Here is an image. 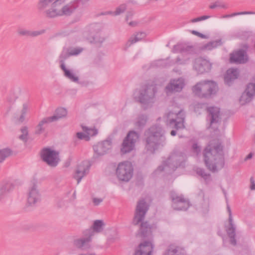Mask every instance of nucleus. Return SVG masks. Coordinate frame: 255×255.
Segmentation results:
<instances>
[{
  "mask_svg": "<svg viewBox=\"0 0 255 255\" xmlns=\"http://www.w3.org/2000/svg\"><path fill=\"white\" fill-rule=\"evenodd\" d=\"M204 157L207 167L211 171H216L224 167V158L220 144L214 146L209 144L204 150Z\"/></svg>",
  "mask_w": 255,
  "mask_h": 255,
  "instance_id": "f257e3e1",
  "label": "nucleus"
},
{
  "mask_svg": "<svg viewBox=\"0 0 255 255\" xmlns=\"http://www.w3.org/2000/svg\"><path fill=\"white\" fill-rule=\"evenodd\" d=\"M163 134L162 129L159 126H153L146 131L145 147L147 150L153 152L160 145H163L165 140Z\"/></svg>",
  "mask_w": 255,
  "mask_h": 255,
  "instance_id": "f03ea898",
  "label": "nucleus"
},
{
  "mask_svg": "<svg viewBox=\"0 0 255 255\" xmlns=\"http://www.w3.org/2000/svg\"><path fill=\"white\" fill-rule=\"evenodd\" d=\"M102 26L98 23H92L87 26L81 33L80 40H87L90 43L101 44L105 41L101 31Z\"/></svg>",
  "mask_w": 255,
  "mask_h": 255,
  "instance_id": "7ed1b4c3",
  "label": "nucleus"
},
{
  "mask_svg": "<svg viewBox=\"0 0 255 255\" xmlns=\"http://www.w3.org/2000/svg\"><path fill=\"white\" fill-rule=\"evenodd\" d=\"M105 224L103 220H97L94 222L92 229L87 230L84 232V237L74 241V245L79 249L86 250L90 248V243L94 233H100L104 229Z\"/></svg>",
  "mask_w": 255,
  "mask_h": 255,
  "instance_id": "20e7f679",
  "label": "nucleus"
},
{
  "mask_svg": "<svg viewBox=\"0 0 255 255\" xmlns=\"http://www.w3.org/2000/svg\"><path fill=\"white\" fill-rule=\"evenodd\" d=\"M217 85L213 81H204L197 83L193 88L194 94L200 98H209L215 94L217 90Z\"/></svg>",
  "mask_w": 255,
  "mask_h": 255,
  "instance_id": "39448f33",
  "label": "nucleus"
},
{
  "mask_svg": "<svg viewBox=\"0 0 255 255\" xmlns=\"http://www.w3.org/2000/svg\"><path fill=\"white\" fill-rule=\"evenodd\" d=\"M155 92V86L150 85L143 88L134 95L135 98L142 104L143 108L146 109L154 102Z\"/></svg>",
  "mask_w": 255,
  "mask_h": 255,
  "instance_id": "423d86ee",
  "label": "nucleus"
},
{
  "mask_svg": "<svg viewBox=\"0 0 255 255\" xmlns=\"http://www.w3.org/2000/svg\"><path fill=\"white\" fill-rule=\"evenodd\" d=\"M166 118L167 124L170 127L175 128L177 129L185 128V114L182 109L178 108L173 112H169Z\"/></svg>",
  "mask_w": 255,
  "mask_h": 255,
  "instance_id": "0eeeda50",
  "label": "nucleus"
},
{
  "mask_svg": "<svg viewBox=\"0 0 255 255\" xmlns=\"http://www.w3.org/2000/svg\"><path fill=\"white\" fill-rule=\"evenodd\" d=\"M133 168L131 163L125 161L119 163L116 168V174L118 179L122 181L128 182L132 178Z\"/></svg>",
  "mask_w": 255,
  "mask_h": 255,
  "instance_id": "6e6552de",
  "label": "nucleus"
},
{
  "mask_svg": "<svg viewBox=\"0 0 255 255\" xmlns=\"http://www.w3.org/2000/svg\"><path fill=\"white\" fill-rule=\"evenodd\" d=\"M184 160V157L183 155L176 153L172 154L167 160L164 162L163 167L159 166L157 171H166L170 172L174 171L178 166L181 165L182 161Z\"/></svg>",
  "mask_w": 255,
  "mask_h": 255,
  "instance_id": "1a4fd4ad",
  "label": "nucleus"
},
{
  "mask_svg": "<svg viewBox=\"0 0 255 255\" xmlns=\"http://www.w3.org/2000/svg\"><path fill=\"white\" fill-rule=\"evenodd\" d=\"M138 137L139 136L137 133L134 131H130L123 142L121 148V153L126 154L133 150L135 143L138 140Z\"/></svg>",
  "mask_w": 255,
  "mask_h": 255,
  "instance_id": "9d476101",
  "label": "nucleus"
},
{
  "mask_svg": "<svg viewBox=\"0 0 255 255\" xmlns=\"http://www.w3.org/2000/svg\"><path fill=\"white\" fill-rule=\"evenodd\" d=\"M41 155L42 160L51 167L56 166L60 161L59 152L50 148H44Z\"/></svg>",
  "mask_w": 255,
  "mask_h": 255,
  "instance_id": "9b49d317",
  "label": "nucleus"
},
{
  "mask_svg": "<svg viewBox=\"0 0 255 255\" xmlns=\"http://www.w3.org/2000/svg\"><path fill=\"white\" fill-rule=\"evenodd\" d=\"M148 209V205L143 200L139 201L136 206L134 217L132 221V223L134 225H136L142 221Z\"/></svg>",
  "mask_w": 255,
  "mask_h": 255,
  "instance_id": "f8f14e48",
  "label": "nucleus"
},
{
  "mask_svg": "<svg viewBox=\"0 0 255 255\" xmlns=\"http://www.w3.org/2000/svg\"><path fill=\"white\" fill-rule=\"evenodd\" d=\"M41 199L40 194L37 189V186L35 181L31 182L29 188L27 203L30 205H34L40 202Z\"/></svg>",
  "mask_w": 255,
  "mask_h": 255,
  "instance_id": "ddd939ff",
  "label": "nucleus"
},
{
  "mask_svg": "<svg viewBox=\"0 0 255 255\" xmlns=\"http://www.w3.org/2000/svg\"><path fill=\"white\" fill-rule=\"evenodd\" d=\"M112 148V142L111 140H107L94 145V158H99L108 153Z\"/></svg>",
  "mask_w": 255,
  "mask_h": 255,
  "instance_id": "4468645a",
  "label": "nucleus"
},
{
  "mask_svg": "<svg viewBox=\"0 0 255 255\" xmlns=\"http://www.w3.org/2000/svg\"><path fill=\"white\" fill-rule=\"evenodd\" d=\"M185 86V80L182 78L171 79L165 87L167 94L182 91Z\"/></svg>",
  "mask_w": 255,
  "mask_h": 255,
  "instance_id": "2eb2a0df",
  "label": "nucleus"
},
{
  "mask_svg": "<svg viewBox=\"0 0 255 255\" xmlns=\"http://www.w3.org/2000/svg\"><path fill=\"white\" fill-rule=\"evenodd\" d=\"M172 200V206L174 210H185L189 207V203L187 200L184 199L182 196H178L175 193L171 194Z\"/></svg>",
  "mask_w": 255,
  "mask_h": 255,
  "instance_id": "dca6fc26",
  "label": "nucleus"
},
{
  "mask_svg": "<svg viewBox=\"0 0 255 255\" xmlns=\"http://www.w3.org/2000/svg\"><path fill=\"white\" fill-rule=\"evenodd\" d=\"M227 210L229 214V226L226 227V231L230 238L231 243L233 245H235L236 244V240L235 239L236 227L234 224L231 209L228 204L227 205Z\"/></svg>",
  "mask_w": 255,
  "mask_h": 255,
  "instance_id": "f3484780",
  "label": "nucleus"
},
{
  "mask_svg": "<svg viewBox=\"0 0 255 255\" xmlns=\"http://www.w3.org/2000/svg\"><path fill=\"white\" fill-rule=\"evenodd\" d=\"M209 113L208 118L210 121V127L213 128H217V125L221 120L220 109L218 107H210L207 109Z\"/></svg>",
  "mask_w": 255,
  "mask_h": 255,
  "instance_id": "a211bd4d",
  "label": "nucleus"
},
{
  "mask_svg": "<svg viewBox=\"0 0 255 255\" xmlns=\"http://www.w3.org/2000/svg\"><path fill=\"white\" fill-rule=\"evenodd\" d=\"M90 166L89 162L85 161H83L77 166L73 176L77 180V184H79L82 178L88 173Z\"/></svg>",
  "mask_w": 255,
  "mask_h": 255,
  "instance_id": "6ab92c4d",
  "label": "nucleus"
},
{
  "mask_svg": "<svg viewBox=\"0 0 255 255\" xmlns=\"http://www.w3.org/2000/svg\"><path fill=\"white\" fill-rule=\"evenodd\" d=\"M211 67L212 65L209 61L202 58H197L194 64V69L200 74L209 72Z\"/></svg>",
  "mask_w": 255,
  "mask_h": 255,
  "instance_id": "aec40b11",
  "label": "nucleus"
},
{
  "mask_svg": "<svg viewBox=\"0 0 255 255\" xmlns=\"http://www.w3.org/2000/svg\"><path fill=\"white\" fill-rule=\"evenodd\" d=\"M248 60L246 52L243 50H240L231 54L230 61L236 63H245Z\"/></svg>",
  "mask_w": 255,
  "mask_h": 255,
  "instance_id": "412c9836",
  "label": "nucleus"
},
{
  "mask_svg": "<svg viewBox=\"0 0 255 255\" xmlns=\"http://www.w3.org/2000/svg\"><path fill=\"white\" fill-rule=\"evenodd\" d=\"M153 245L150 242H145L139 245L134 255H151Z\"/></svg>",
  "mask_w": 255,
  "mask_h": 255,
  "instance_id": "4be33fe9",
  "label": "nucleus"
},
{
  "mask_svg": "<svg viewBox=\"0 0 255 255\" xmlns=\"http://www.w3.org/2000/svg\"><path fill=\"white\" fill-rule=\"evenodd\" d=\"M30 104L28 102H24L22 104L21 108L18 113L14 117L15 122L17 124H21L25 120L26 115L29 110Z\"/></svg>",
  "mask_w": 255,
  "mask_h": 255,
  "instance_id": "5701e85b",
  "label": "nucleus"
},
{
  "mask_svg": "<svg viewBox=\"0 0 255 255\" xmlns=\"http://www.w3.org/2000/svg\"><path fill=\"white\" fill-rule=\"evenodd\" d=\"M239 76L238 70L236 69H229L225 76V82L230 85L232 81L236 79Z\"/></svg>",
  "mask_w": 255,
  "mask_h": 255,
  "instance_id": "b1692460",
  "label": "nucleus"
},
{
  "mask_svg": "<svg viewBox=\"0 0 255 255\" xmlns=\"http://www.w3.org/2000/svg\"><path fill=\"white\" fill-rule=\"evenodd\" d=\"M67 115V111L66 109L63 108H59L56 109L53 116L49 117L48 118L52 122L58 121L62 118L66 117Z\"/></svg>",
  "mask_w": 255,
  "mask_h": 255,
  "instance_id": "393cba45",
  "label": "nucleus"
},
{
  "mask_svg": "<svg viewBox=\"0 0 255 255\" xmlns=\"http://www.w3.org/2000/svg\"><path fill=\"white\" fill-rule=\"evenodd\" d=\"M146 36V33L143 32H139L133 34L127 43V46L129 47L137 42L144 39Z\"/></svg>",
  "mask_w": 255,
  "mask_h": 255,
  "instance_id": "a878e982",
  "label": "nucleus"
},
{
  "mask_svg": "<svg viewBox=\"0 0 255 255\" xmlns=\"http://www.w3.org/2000/svg\"><path fill=\"white\" fill-rule=\"evenodd\" d=\"M165 255H185L184 250L174 245L169 246Z\"/></svg>",
  "mask_w": 255,
  "mask_h": 255,
  "instance_id": "bb28decb",
  "label": "nucleus"
},
{
  "mask_svg": "<svg viewBox=\"0 0 255 255\" xmlns=\"http://www.w3.org/2000/svg\"><path fill=\"white\" fill-rule=\"evenodd\" d=\"M191 48V47L188 46L185 44L179 43L173 47L172 51L173 53H186V54H188L189 51Z\"/></svg>",
  "mask_w": 255,
  "mask_h": 255,
  "instance_id": "cd10ccee",
  "label": "nucleus"
},
{
  "mask_svg": "<svg viewBox=\"0 0 255 255\" xmlns=\"http://www.w3.org/2000/svg\"><path fill=\"white\" fill-rule=\"evenodd\" d=\"M61 68L64 72V75L71 81L77 82L78 81L79 78L72 71L67 69L63 62L61 64Z\"/></svg>",
  "mask_w": 255,
  "mask_h": 255,
  "instance_id": "c85d7f7f",
  "label": "nucleus"
},
{
  "mask_svg": "<svg viewBox=\"0 0 255 255\" xmlns=\"http://www.w3.org/2000/svg\"><path fill=\"white\" fill-rule=\"evenodd\" d=\"M222 44V42L221 40L218 39L215 41H211L203 45L201 47V49L203 50H212V49L217 48L219 46L221 45Z\"/></svg>",
  "mask_w": 255,
  "mask_h": 255,
  "instance_id": "c756f323",
  "label": "nucleus"
},
{
  "mask_svg": "<svg viewBox=\"0 0 255 255\" xmlns=\"http://www.w3.org/2000/svg\"><path fill=\"white\" fill-rule=\"evenodd\" d=\"M51 122H52L50 121L48 117L43 118L41 121L39 122V124L36 127L35 133H41L44 130V125Z\"/></svg>",
  "mask_w": 255,
  "mask_h": 255,
  "instance_id": "7c9ffc66",
  "label": "nucleus"
},
{
  "mask_svg": "<svg viewBox=\"0 0 255 255\" xmlns=\"http://www.w3.org/2000/svg\"><path fill=\"white\" fill-rule=\"evenodd\" d=\"M12 154V150L9 148L0 149V164L2 163Z\"/></svg>",
  "mask_w": 255,
  "mask_h": 255,
  "instance_id": "2f4dec72",
  "label": "nucleus"
},
{
  "mask_svg": "<svg viewBox=\"0 0 255 255\" xmlns=\"http://www.w3.org/2000/svg\"><path fill=\"white\" fill-rule=\"evenodd\" d=\"M147 117L144 115L139 116L134 123V126L137 129L142 128L146 124Z\"/></svg>",
  "mask_w": 255,
  "mask_h": 255,
  "instance_id": "473e14b6",
  "label": "nucleus"
},
{
  "mask_svg": "<svg viewBox=\"0 0 255 255\" xmlns=\"http://www.w3.org/2000/svg\"><path fill=\"white\" fill-rule=\"evenodd\" d=\"M83 51V48L80 47H70L66 50L67 56H76Z\"/></svg>",
  "mask_w": 255,
  "mask_h": 255,
  "instance_id": "72a5a7b5",
  "label": "nucleus"
},
{
  "mask_svg": "<svg viewBox=\"0 0 255 255\" xmlns=\"http://www.w3.org/2000/svg\"><path fill=\"white\" fill-rule=\"evenodd\" d=\"M82 129L86 133V134L88 135V138H89L91 136L96 135L98 133V130L95 128L82 126Z\"/></svg>",
  "mask_w": 255,
  "mask_h": 255,
  "instance_id": "f704fd0d",
  "label": "nucleus"
},
{
  "mask_svg": "<svg viewBox=\"0 0 255 255\" xmlns=\"http://www.w3.org/2000/svg\"><path fill=\"white\" fill-rule=\"evenodd\" d=\"M253 99L250 95L247 94L246 92H244L240 99V103L242 105H244L249 102H250Z\"/></svg>",
  "mask_w": 255,
  "mask_h": 255,
  "instance_id": "c9c22d12",
  "label": "nucleus"
},
{
  "mask_svg": "<svg viewBox=\"0 0 255 255\" xmlns=\"http://www.w3.org/2000/svg\"><path fill=\"white\" fill-rule=\"evenodd\" d=\"M126 9V5L124 4L120 5L119 6L117 7L115 11H109L106 13L112 14L114 16H117L121 14V13L125 12Z\"/></svg>",
  "mask_w": 255,
  "mask_h": 255,
  "instance_id": "e433bc0d",
  "label": "nucleus"
},
{
  "mask_svg": "<svg viewBox=\"0 0 255 255\" xmlns=\"http://www.w3.org/2000/svg\"><path fill=\"white\" fill-rule=\"evenodd\" d=\"M3 186L4 188V190H5L6 193H8L13 190L14 185L11 181H5L2 183L0 187H2Z\"/></svg>",
  "mask_w": 255,
  "mask_h": 255,
  "instance_id": "4c0bfd02",
  "label": "nucleus"
},
{
  "mask_svg": "<svg viewBox=\"0 0 255 255\" xmlns=\"http://www.w3.org/2000/svg\"><path fill=\"white\" fill-rule=\"evenodd\" d=\"M245 92L250 95L252 97L254 98L255 96V84H249L247 85Z\"/></svg>",
  "mask_w": 255,
  "mask_h": 255,
  "instance_id": "58836bf2",
  "label": "nucleus"
},
{
  "mask_svg": "<svg viewBox=\"0 0 255 255\" xmlns=\"http://www.w3.org/2000/svg\"><path fill=\"white\" fill-rule=\"evenodd\" d=\"M20 131L21 134L19 136V139L26 142L28 136V128L26 127H23L21 128Z\"/></svg>",
  "mask_w": 255,
  "mask_h": 255,
  "instance_id": "ea45409f",
  "label": "nucleus"
},
{
  "mask_svg": "<svg viewBox=\"0 0 255 255\" xmlns=\"http://www.w3.org/2000/svg\"><path fill=\"white\" fill-rule=\"evenodd\" d=\"M140 230L143 235H146L147 233L151 232V227L147 222H142L140 226Z\"/></svg>",
  "mask_w": 255,
  "mask_h": 255,
  "instance_id": "a19ab883",
  "label": "nucleus"
},
{
  "mask_svg": "<svg viewBox=\"0 0 255 255\" xmlns=\"http://www.w3.org/2000/svg\"><path fill=\"white\" fill-rule=\"evenodd\" d=\"M246 14H255V11H242L239 12L233 13L231 14L225 15L223 16L224 18H228L239 15H246Z\"/></svg>",
  "mask_w": 255,
  "mask_h": 255,
  "instance_id": "79ce46f5",
  "label": "nucleus"
},
{
  "mask_svg": "<svg viewBox=\"0 0 255 255\" xmlns=\"http://www.w3.org/2000/svg\"><path fill=\"white\" fill-rule=\"evenodd\" d=\"M196 172L206 180L210 178V174L206 173L202 168H197Z\"/></svg>",
  "mask_w": 255,
  "mask_h": 255,
  "instance_id": "37998d69",
  "label": "nucleus"
},
{
  "mask_svg": "<svg viewBox=\"0 0 255 255\" xmlns=\"http://www.w3.org/2000/svg\"><path fill=\"white\" fill-rule=\"evenodd\" d=\"M17 34L20 36H30V30H27L23 28H19L17 30Z\"/></svg>",
  "mask_w": 255,
  "mask_h": 255,
  "instance_id": "c03bdc74",
  "label": "nucleus"
},
{
  "mask_svg": "<svg viewBox=\"0 0 255 255\" xmlns=\"http://www.w3.org/2000/svg\"><path fill=\"white\" fill-rule=\"evenodd\" d=\"M45 30L44 29H41L40 30L31 31L30 30V37H36L40 35H41L45 33Z\"/></svg>",
  "mask_w": 255,
  "mask_h": 255,
  "instance_id": "a18cd8bd",
  "label": "nucleus"
},
{
  "mask_svg": "<svg viewBox=\"0 0 255 255\" xmlns=\"http://www.w3.org/2000/svg\"><path fill=\"white\" fill-rule=\"evenodd\" d=\"M211 16L209 15H203L200 17H198L195 18H193L191 20V22L192 23H195L197 22H199L202 20H204L209 18Z\"/></svg>",
  "mask_w": 255,
  "mask_h": 255,
  "instance_id": "49530a36",
  "label": "nucleus"
},
{
  "mask_svg": "<svg viewBox=\"0 0 255 255\" xmlns=\"http://www.w3.org/2000/svg\"><path fill=\"white\" fill-rule=\"evenodd\" d=\"M76 136L80 139H85L87 141L89 140V138H88V135L86 134L85 132H78L76 133Z\"/></svg>",
  "mask_w": 255,
  "mask_h": 255,
  "instance_id": "de8ad7c7",
  "label": "nucleus"
},
{
  "mask_svg": "<svg viewBox=\"0 0 255 255\" xmlns=\"http://www.w3.org/2000/svg\"><path fill=\"white\" fill-rule=\"evenodd\" d=\"M4 186L2 187H0V201L5 198L8 194V193H6V191L4 190Z\"/></svg>",
  "mask_w": 255,
  "mask_h": 255,
  "instance_id": "09e8293b",
  "label": "nucleus"
},
{
  "mask_svg": "<svg viewBox=\"0 0 255 255\" xmlns=\"http://www.w3.org/2000/svg\"><path fill=\"white\" fill-rule=\"evenodd\" d=\"M191 33L194 34V35H195L200 38H207V36L205 35H204L202 33H201L197 31H195V30H192L191 31Z\"/></svg>",
  "mask_w": 255,
  "mask_h": 255,
  "instance_id": "8fccbe9b",
  "label": "nucleus"
},
{
  "mask_svg": "<svg viewBox=\"0 0 255 255\" xmlns=\"http://www.w3.org/2000/svg\"><path fill=\"white\" fill-rule=\"evenodd\" d=\"M192 149L194 152L198 154L201 150L200 147L196 143H194L192 146Z\"/></svg>",
  "mask_w": 255,
  "mask_h": 255,
  "instance_id": "3c124183",
  "label": "nucleus"
},
{
  "mask_svg": "<svg viewBox=\"0 0 255 255\" xmlns=\"http://www.w3.org/2000/svg\"><path fill=\"white\" fill-rule=\"evenodd\" d=\"M102 201L103 199L101 198H94L93 199V202L96 206L99 205Z\"/></svg>",
  "mask_w": 255,
  "mask_h": 255,
  "instance_id": "603ef678",
  "label": "nucleus"
},
{
  "mask_svg": "<svg viewBox=\"0 0 255 255\" xmlns=\"http://www.w3.org/2000/svg\"><path fill=\"white\" fill-rule=\"evenodd\" d=\"M186 60H182L180 58L178 57L176 60V63L179 64H186Z\"/></svg>",
  "mask_w": 255,
  "mask_h": 255,
  "instance_id": "864d4df0",
  "label": "nucleus"
},
{
  "mask_svg": "<svg viewBox=\"0 0 255 255\" xmlns=\"http://www.w3.org/2000/svg\"><path fill=\"white\" fill-rule=\"evenodd\" d=\"M128 25L131 27H135L137 26L138 23L136 21H130L127 22Z\"/></svg>",
  "mask_w": 255,
  "mask_h": 255,
  "instance_id": "5fc2aeb1",
  "label": "nucleus"
},
{
  "mask_svg": "<svg viewBox=\"0 0 255 255\" xmlns=\"http://www.w3.org/2000/svg\"><path fill=\"white\" fill-rule=\"evenodd\" d=\"M133 15V13L131 12H128L126 15V20L127 22L128 21V20L132 17Z\"/></svg>",
  "mask_w": 255,
  "mask_h": 255,
  "instance_id": "6e6d98bb",
  "label": "nucleus"
},
{
  "mask_svg": "<svg viewBox=\"0 0 255 255\" xmlns=\"http://www.w3.org/2000/svg\"><path fill=\"white\" fill-rule=\"evenodd\" d=\"M217 6H221V5H219L217 4V2H216L212 5H210L209 7L211 8V9H213V8H215V7H217ZM222 7H225V6L224 5H222Z\"/></svg>",
  "mask_w": 255,
  "mask_h": 255,
  "instance_id": "4d7b16f0",
  "label": "nucleus"
},
{
  "mask_svg": "<svg viewBox=\"0 0 255 255\" xmlns=\"http://www.w3.org/2000/svg\"><path fill=\"white\" fill-rule=\"evenodd\" d=\"M251 181L252 183V184H251V187H250L251 189L254 190H255V183H254L253 178H251Z\"/></svg>",
  "mask_w": 255,
  "mask_h": 255,
  "instance_id": "13d9d810",
  "label": "nucleus"
},
{
  "mask_svg": "<svg viewBox=\"0 0 255 255\" xmlns=\"http://www.w3.org/2000/svg\"><path fill=\"white\" fill-rule=\"evenodd\" d=\"M253 157V154L252 153H250L245 158V160H248L250 159H251Z\"/></svg>",
  "mask_w": 255,
  "mask_h": 255,
  "instance_id": "bf43d9fd",
  "label": "nucleus"
},
{
  "mask_svg": "<svg viewBox=\"0 0 255 255\" xmlns=\"http://www.w3.org/2000/svg\"><path fill=\"white\" fill-rule=\"evenodd\" d=\"M171 135L172 136H174L176 135V131L174 130H172L171 131V133H170Z\"/></svg>",
  "mask_w": 255,
  "mask_h": 255,
  "instance_id": "052dcab7",
  "label": "nucleus"
},
{
  "mask_svg": "<svg viewBox=\"0 0 255 255\" xmlns=\"http://www.w3.org/2000/svg\"><path fill=\"white\" fill-rule=\"evenodd\" d=\"M79 255H95V254H82Z\"/></svg>",
  "mask_w": 255,
  "mask_h": 255,
  "instance_id": "680f3d73",
  "label": "nucleus"
},
{
  "mask_svg": "<svg viewBox=\"0 0 255 255\" xmlns=\"http://www.w3.org/2000/svg\"><path fill=\"white\" fill-rule=\"evenodd\" d=\"M64 51L63 52V53H64ZM62 55H63V53H62L61 56H62Z\"/></svg>",
  "mask_w": 255,
  "mask_h": 255,
  "instance_id": "e2e57ef3",
  "label": "nucleus"
}]
</instances>
